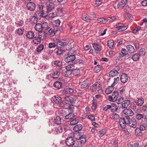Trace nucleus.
Instances as JSON below:
<instances>
[{
	"label": "nucleus",
	"instance_id": "338daca9",
	"mask_svg": "<svg viewBox=\"0 0 147 147\" xmlns=\"http://www.w3.org/2000/svg\"><path fill=\"white\" fill-rule=\"evenodd\" d=\"M56 44L55 43H49V48H52L56 47Z\"/></svg>",
	"mask_w": 147,
	"mask_h": 147
},
{
	"label": "nucleus",
	"instance_id": "72a5a7b5",
	"mask_svg": "<svg viewBox=\"0 0 147 147\" xmlns=\"http://www.w3.org/2000/svg\"><path fill=\"white\" fill-rule=\"evenodd\" d=\"M130 101L128 100H125L124 101V103H123L122 104V108H127L130 104Z\"/></svg>",
	"mask_w": 147,
	"mask_h": 147
},
{
	"label": "nucleus",
	"instance_id": "680f3d73",
	"mask_svg": "<svg viewBox=\"0 0 147 147\" xmlns=\"http://www.w3.org/2000/svg\"><path fill=\"white\" fill-rule=\"evenodd\" d=\"M127 28L126 27V26H124V25L121 28H120L117 29L116 30H117L118 32H121L125 30Z\"/></svg>",
	"mask_w": 147,
	"mask_h": 147
},
{
	"label": "nucleus",
	"instance_id": "8fccbe9b",
	"mask_svg": "<svg viewBox=\"0 0 147 147\" xmlns=\"http://www.w3.org/2000/svg\"><path fill=\"white\" fill-rule=\"evenodd\" d=\"M92 105L91 107L92 109L95 110L97 106V101L93 99L92 100Z\"/></svg>",
	"mask_w": 147,
	"mask_h": 147
},
{
	"label": "nucleus",
	"instance_id": "bb28decb",
	"mask_svg": "<svg viewBox=\"0 0 147 147\" xmlns=\"http://www.w3.org/2000/svg\"><path fill=\"white\" fill-rule=\"evenodd\" d=\"M92 46L95 51H100L101 50V47L99 44L96 43H93L92 44Z\"/></svg>",
	"mask_w": 147,
	"mask_h": 147
},
{
	"label": "nucleus",
	"instance_id": "9b49d317",
	"mask_svg": "<svg viewBox=\"0 0 147 147\" xmlns=\"http://www.w3.org/2000/svg\"><path fill=\"white\" fill-rule=\"evenodd\" d=\"M26 7L29 10L33 11L35 9L36 5L34 3L29 1L27 4Z\"/></svg>",
	"mask_w": 147,
	"mask_h": 147
},
{
	"label": "nucleus",
	"instance_id": "f03ea898",
	"mask_svg": "<svg viewBox=\"0 0 147 147\" xmlns=\"http://www.w3.org/2000/svg\"><path fill=\"white\" fill-rule=\"evenodd\" d=\"M129 117L125 116L123 117H121L119 119V124L121 127L122 129H125L126 125H128L129 119Z\"/></svg>",
	"mask_w": 147,
	"mask_h": 147
},
{
	"label": "nucleus",
	"instance_id": "ea45409f",
	"mask_svg": "<svg viewBox=\"0 0 147 147\" xmlns=\"http://www.w3.org/2000/svg\"><path fill=\"white\" fill-rule=\"evenodd\" d=\"M79 119L77 118H75L74 119H73L70 122V125H75L77 124L79 122Z\"/></svg>",
	"mask_w": 147,
	"mask_h": 147
},
{
	"label": "nucleus",
	"instance_id": "0e129e2a",
	"mask_svg": "<svg viewBox=\"0 0 147 147\" xmlns=\"http://www.w3.org/2000/svg\"><path fill=\"white\" fill-rule=\"evenodd\" d=\"M141 28V27L139 26L136 28L135 29L132 31V33L134 34L136 33L140 30Z\"/></svg>",
	"mask_w": 147,
	"mask_h": 147
},
{
	"label": "nucleus",
	"instance_id": "49530a36",
	"mask_svg": "<svg viewBox=\"0 0 147 147\" xmlns=\"http://www.w3.org/2000/svg\"><path fill=\"white\" fill-rule=\"evenodd\" d=\"M81 133H80L79 132L75 133L74 134V137L76 140H79L81 137Z\"/></svg>",
	"mask_w": 147,
	"mask_h": 147
},
{
	"label": "nucleus",
	"instance_id": "2eb2a0df",
	"mask_svg": "<svg viewBox=\"0 0 147 147\" xmlns=\"http://www.w3.org/2000/svg\"><path fill=\"white\" fill-rule=\"evenodd\" d=\"M120 80L121 82L123 83L127 82L129 80L127 74H123L121 77Z\"/></svg>",
	"mask_w": 147,
	"mask_h": 147
},
{
	"label": "nucleus",
	"instance_id": "4468645a",
	"mask_svg": "<svg viewBox=\"0 0 147 147\" xmlns=\"http://www.w3.org/2000/svg\"><path fill=\"white\" fill-rule=\"evenodd\" d=\"M91 83L90 81L87 79L82 82L80 87L82 89L86 88L87 86H90Z\"/></svg>",
	"mask_w": 147,
	"mask_h": 147
},
{
	"label": "nucleus",
	"instance_id": "bf43d9fd",
	"mask_svg": "<svg viewBox=\"0 0 147 147\" xmlns=\"http://www.w3.org/2000/svg\"><path fill=\"white\" fill-rule=\"evenodd\" d=\"M82 19L84 21L86 22H90V19L87 16L85 15H84L82 16Z\"/></svg>",
	"mask_w": 147,
	"mask_h": 147
},
{
	"label": "nucleus",
	"instance_id": "f8f14e48",
	"mask_svg": "<svg viewBox=\"0 0 147 147\" xmlns=\"http://www.w3.org/2000/svg\"><path fill=\"white\" fill-rule=\"evenodd\" d=\"M127 56L128 58H129L128 55V52L125 48L122 49L121 51V53H120L119 55V58H122L124 56Z\"/></svg>",
	"mask_w": 147,
	"mask_h": 147
},
{
	"label": "nucleus",
	"instance_id": "5701e85b",
	"mask_svg": "<svg viewBox=\"0 0 147 147\" xmlns=\"http://www.w3.org/2000/svg\"><path fill=\"white\" fill-rule=\"evenodd\" d=\"M138 100L135 101V102L136 104L139 106H142L144 103V99L141 98H138Z\"/></svg>",
	"mask_w": 147,
	"mask_h": 147
},
{
	"label": "nucleus",
	"instance_id": "c03bdc74",
	"mask_svg": "<svg viewBox=\"0 0 147 147\" xmlns=\"http://www.w3.org/2000/svg\"><path fill=\"white\" fill-rule=\"evenodd\" d=\"M119 80V78L118 77L114 78V81L113 83L110 87H112L115 86L118 82Z\"/></svg>",
	"mask_w": 147,
	"mask_h": 147
},
{
	"label": "nucleus",
	"instance_id": "f3484780",
	"mask_svg": "<svg viewBox=\"0 0 147 147\" xmlns=\"http://www.w3.org/2000/svg\"><path fill=\"white\" fill-rule=\"evenodd\" d=\"M127 1V0H122L119 4L118 3L117 4V8H123L126 5Z\"/></svg>",
	"mask_w": 147,
	"mask_h": 147
},
{
	"label": "nucleus",
	"instance_id": "a878e982",
	"mask_svg": "<svg viewBox=\"0 0 147 147\" xmlns=\"http://www.w3.org/2000/svg\"><path fill=\"white\" fill-rule=\"evenodd\" d=\"M75 116L74 114L72 113H70L65 116L64 119L66 120L71 119Z\"/></svg>",
	"mask_w": 147,
	"mask_h": 147
},
{
	"label": "nucleus",
	"instance_id": "4d7b16f0",
	"mask_svg": "<svg viewBox=\"0 0 147 147\" xmlns=\"http://www.w3.org/2000/svg\"><path fill=\"white\" fill-rule=\"evenodd\" d=\"M41 25V27L42 28V30L43 29H47V28L49 27V26H48V24L47 22H44L43 23L42 22Z\"/></svg>",
	"mask_w": 147,
	"mask_h": 147
},
{
	"label": "nucleus",
	"instance_id": "b1692460",
	"mask_svg": "<svg viewBox=\"0 0 147 147\" xmlns=\"http://www.w3.org/2000/svg\"><path fill=\"white\" fill-rule=\"evenodd\" d=\"M127 49L130 53H133L134 52L135 49L134 47L131 45H129L126 46Z\"/></svg>",
	"mask_w": 147,
	"mask_h": 147
},
{
	"label": "nucleus",
	"instance_id": "a18cd8bd",
	"mask_svg": "<svg viewBox=\"0 0 147 147\" xmlns=\"http://www.w3.org/2000/svg\"><path fill=\"white\" fill-rule=\"evenodd\" d=\"M80 71L79 69H73L72 71V74L74 76H76L80 74Z\"/></svg>",
	"mask_w": 147,
	"mask_h": 147
},
{
	"label": "nucleus",
	"instance_id": "1a4fd4ad",
	"mask_svg": "<svg viewBox=\"0 0 147 147\" xmlns=\"http://www.w3.org/2000/svg\"><path fill=\"white\" fill-rule=\"evenodd\" d=\"M52 99L56 104L60 105L63 104V102L61 101V97L57 95L53 96L52 97Z\"/></svg>",
	"mask_w": 147,
	"mask_h": 147
},
{
	"label": "nucleus",
	"instance_id": "ddd939ff",
	"mask_svg": "<svg viewBox=\"0 0 147 147\" xmlns=\"http://www.w3.org/2000/svg\"><path fill=\"white\" fill-rule=\"evenodd\" d=\"M124 114L127 115L126 116H131L133 115L134 113L133 111L130 109L125 108L123 111Z\"/></svg>",
	"mask_w": 147,
	"mask_h": 147
},
{
	"label": "nucleus",
	"instance_id": "774afa93",
	"mask_svg": "<svg viewBox=\"0 0 147 147\" xmlns=\"http://www.w3.org/2000/svg\"><path fill=\"white\" fill-rule=\"evenodd\" d=\"M109 87L107 88L105 91V92L107 94H109L111 93L112 91L113 90L112 89V88L111 89H110L111 87Z\"/></svg>",
	"mask_w": 147,
	"mask_h": 147
},
{
	"label": "nucleus",
	"instance_id": "39448f33",
	"mask_svg": "<svg viewBox=\"0 0 147 147\" xmlns=\"http://www.w3.org/2000/svg\"><path fill=\"white\" fill-rule=\"evenodd\" d=\"M73 67H74V65L73 64L69 65L66 66V70L64 72V74L65 75L68 76L72 74V71L74 69L73 68Z\"/></svg>",
	"mask_w": 147,
	"mask_h": 147
},
{
	"label": "nucleus",
	"instance_id": "f257e3e1",
	"mask_svg": "<svg viewBox=\"0 0 147 147\" xmlns=\"http://www.w3.org/2000/svg\"><path fill=\"white\" fill-rule=\"evenodd\" d=\"M65 143L68 146L77 147L79 145L78 142L77 140H75L72 137L67 138L65 140Z\"/></svg>",
	"mask_w": 147,
	"mask_h": 147
},
{
	"label": "nucleus",
	"instance_id": "09e8293b",
	"mask_svg": "<svg viewBox=\"0 0 147 147\" xmlns=\"http://www.w3.org/2000/svg\"><path fill=\"white\" fill-rule=\"evenodd\" d=\"M65 51L64 50L61 49L60 48L58 49L56 53L57 54L59 55H63L65 52Z\"/></svg>",
	"mask_w": 147,
	"mask_h": 147
},
{
	"label": "nucleus",
	"instance_id": "052dcab7",
	"mask_svg": "<svg viewBox=\"0 0 147 147\" xmlns=\"http://www.w3.org/2000/svg\"><path fill=\"white\" fill-rule=\"evenodd\" d=\"M15 23L17 25V26H23L24 24V21L22 20H21L18 22V23Z\"/></svg>",
	"mask_w": 147,
	"mask_h": 147
},
{
	"label": "nucleus",
	"instance_id": "7ed1b4c3",
	"mask_svg": "<svg viewBox=\"0 0 147 147\" xmlns=\"http://www.w3.org/2000/svg\"><path fill=\"white\" fill-rule=\"evenodd\" d=\"M54 41L56 42V45L58 47H60V46L64 47L66 46L68 44L67 42L66 39H62L61 40L56 38H54Z\"/></svg>",
	"mask_w": 147,
	"mask_h": 147
},
{
	"label": "nucleus",
	"instance_id": "412c9836",
	"mask_svg": "<svg viewBox=\"0 0 147 147\" xmlns=\"http://www.w3.org/2000/svg\"><path fill=\"white\" fill-rule=\"evenodd\" d=\"M53 85L55 88L58 89H60L62 87V83L61 82L57 81L54 83Z\"/></svg>",
	"mask_w": 147,
	"mask_h": 147
},
{
	"label": "nucleus",
	"instance_id": "6e6d98bb",
	"mask_svg": "<svg viewBox=\"0 0 147 147\" xmlns=\"http://www.w3.org/2000/svg\"><path fill=\"white\" fill-rule=\"evenodd\" d=\"M67 54L75 55L76 54V52L75 50L71 49L69 50Z\"/></svg>",
	"mask_w": 147,
	"mask_h": 147
},
{
	"label": "nucleus",
	"instance_id": "9d476101",
	"mask_svg": "<svg viewBox=\"0 0 147 147\" xmlns=\"http://www.w3.org/2000/svg\"><path fill=\"white\" fill-rule=\"evenodd\" d=\"M75 59V55L67 54V57L65 59L64 61L66 63H69L71 61H73Z\"/></svg>",
	"mask_w": 147,
	"mask_h": 147
},
{
	"label": "nucleus",
	"instance_id": "cd10ccee",
	"mask_svg": "<svg viewBox=\"0 0 147 147\" xmlns=\"http://www.w3.org/2000/svg\"><path fill=\"white\" fill-rule=\"evenodd\" d=\"M54 122L57 125H59L61 124V118L59 116H56L54 119Z\"/></svg>",
	"mask_w": 147,
	"mask_h": 147
},
{
	"label": "nucleus",
	"instance_id": "20e7f679",
	"mask_svg": "<svg viewBox=\"0 0 147 147\" xmlns=\"http://www.w3.org/2000/svg\"><path fill=\"white\" fill-rule=\"evenodd\" d=\"M119 93L117 91H114L112 96H109L108 100L111 101L115 102L116 99L118 98Z\"/></svg>",
	"mask_w": 147,
	"mask_h": 147
},
{
	"label": "nucleus",
	"instance_id": "de8ad7c7",
	"mask_svg": "<svg viewBox=\"0 0 147 147\" xmlns=\"http://www.w3.org/2000/svg\"><path fill=\"white\" fill-rule=\"evenodd\" d=\"M30 21L32 24H35L38 21V18L33 16L31 19H30Z\"/></svg>",
	"mask_w": 147,
	"mask_h": 147
},
{
	"label": "nucleus",
	"instance_id": "dca6fc26",
	"mask_svg": "<svg viewBox=\"0 0 147 147\" xmlns=\"http://www.w3.org/2000/svg\"><path fill=\"white\" fill-rule=\"evenodd\" d=\"M47 12L51 11L55 7V4L53 2H50L48 4L47 6Z\"/></svg>",
	"mask_w": 147,
	"mask_h": 147
},
{
	"label": "nucleus",
	"instance_id": "864d4df0",
	"mask_svg": "<svg viewBox=\"0 0 147 147\" xmlns=\"http://www.w3.org/2000/svg\"><path fill=\"white\" fill-rule=\"evenodd\" d=\"M115 101L118 104L122 103L123 101V98L121 96L119 97L118 98L116 99Z\"/></svg>",
	"mask_w": 147,
	"mask_h": 147
},
{
	"label": "nucleus",
	"instance_id": "2f4dec72",
	"mask_svg": "<svg viewBox=\"0 0 147 147\" xmlns=\"http://www.w3.org/2000/svg\"><path fill=\"white\" fill-rule=\"evenodd\" d=\"M65 91L67 94H71L74 92V89L71 88H68L65 90Z\"/></svg>",
	"mask_w": 147,
	"mask_h": 147
},
{
	"label": "nucleus",
	"instance_id": "7c9ffc66",
	"mask_svg": "<svg viewBox=\"0 0 147 147\" xmlns=\"http://www.w3.org/2000/svg\"><path fill=\"white\" fill-rule=\"evenodd\" d=\"M41 27V24L40 23H36L34 27L35 30L38 32H41L42 30V28Z\"/></svg>",
	"mask_w": 147,
	"mask_h": 147
},
{
	"label": "nucleus",
	"instance_id": "58836bf2",
	"mask_svg": "<svg viewBox=\"0 0 147 147\" xmlns=\"http://www.w3.org/2000/svg\"><path fill=\"white\" fill-rule=\"evenodd\" d=\"M61 22L59 19L55 20L53 23V25L55 27H58L60 24Z\"/></svg>",
	"mask_w": 147,
	"mask_h": 147
},
{
	"label": "nucleus",
	"instance_id": "e2e57ef3",
	"mask_svg": "<svg viewBox=\"0 0 147 147\" xmlns=\"http://www.w3.org/2000/svg\"><path fill=\"white\" fill-rule=\"evenodd\" d=\"M82 138H80V139H79V140H80V143L81 145H84L85 144L86 141V138H85L84 137H83Z\"/></svg>",
	"mask_w": 147,
	"mask_h": 147
},
{
	"label": "nucleus",
	"instance_id": "4c0bfd02",
	"mask_svg": "<svg viewBox=\"0 0 147 147\" xmlns=\"http://www.w3.org/2000/svg\"><path fill=\"white\" fill-rule=\"evenodd\" d=\"M140 56L138 53H135L132 56V59L134 61H137L140 59Z\"/></svg>",
	"mask_w": 147,
	"mask_h": 147
},
{
	"label": "nucleus",
	"instance_id": "4be33fe9",
	"mask_svg": "<svg viewBox=\"0 0 147 147\" xmlns=\"http://www.w3.org/2000/svg\"><path fill=\"white\" fill-rule=\"evenodd\" d=\"M83 128L82 125L81 124L76 125L73 128L75 132H79Z\"/></svg>",
	"mask_w": 147,
	"mask_h": 147
},
{
	"label": "nucleus",
	"instance_id": "423d86ee",
	"mask_svg": "<svg viewBox=\"0 0 147 147\" xmlns=\"http://www.w3.org/2000/svg\"><path fill=\"white\" fill-rule=\"evenodd\" d=\"M64 99L65 101L73 104L75 103L77 98L75 96L71 97L70 96H67L65 97Z\"/></svg>",
	"mask_w": 147,
	"mask_h": 147
},
{
	"label": "nucleus",
	"instance_id": "3c124183",
	"mask_svg": "<svg viewBox=\"0 0 147 147\" xmlns=\"http://www.w3.org/2000/svg\"><path fill=\"white\" fill-rule=\"evenodd\" d=\"M107 130L105 129H103L99 131V137H102L103 135L105 134Z\"/></svg>",
	"mask_w": 147,
	"mask_h": 147
},
{
	"label": "nucleus",
	"instance_id": "37998d69",
	"mask_svg": "<svg viewBox=\"0 0 147 147\" xmlns=\"http://www.w3.org/2000/svg\"><path fill=\"white\" fill-rule=\"evenodd\" d=\"M142 131H140V128H136L135 130V133L136 135L137 136H139L142 135V133L141 132Z\"/></svg>",
	"mask_w": 147,
	"mask_h": 147
},
{
	"label": "nucleus",
	"instance_id": "393cba45",
	"mask_svg": "<svg viewBox=\"0 0 147 147\" xmlns=\"http://www.w3.org/2000/svg\"><path fill=\"white\" fill-rule=\"evenodd\" d=\"M26 36L29 39H32L34 36V32L32 31H28L27 32Z\"/></svg>",
	"mask_w": 147,
	"mask_h": 147
},
{
	"label": "nucleus",
	"instance_id": "a19ab883",
	"mask_svg": "<svg viewBox=\"0 0 147 147\" xmlns=\"http://www.w3.org/2000/svg\"><path fill=\"white\" fill-rule=\"evenodd\" d=\"M146 50L144 48H141L139 50V53L138 54L140 56H143L145 55Z\"/></svg>",
	"mask_w": 147,
	"mask_h": 147
},
{
	"label": "nucleus",
	"instance_id": "69168bd1",
	"mask_svg": "<svg viewBox=\"0 0 147 147\" xmlns=\"http://www.w3.org/2000/svg\"><path fill=\"white\" fill-rule=\"evenodd\" d=\"M112 117L114 119H117L119 118V116L116 113H113L112 115Z\"/></svg>",
	"mask_w": 147,
	"mask_h": 147
},
{
	"label": "nucleus",
	"instance_id": "5fc2aeb1",
	"mask_svg": "<svg viewBox=\"0 0 147 147\" xmlns=\"http://www.w3.org/2000/svg\"><path fill=\"white\" fill-rule=\"evenodd\" d=\"M44 45L43 44L40 45L37 48V51L38 53L41 52L44 49Z\"/></svg>",
	"mask_w": 147,
	"mask_h": 147
},
{
	"label": "nucleus",
	"instance_id": "79ce46f5",
	"mask_svg": "<svg viewBox=\"0 0 147 147\" xmlns=\"http://www.w3.org/2000/svg\"><path fill=\"white\" fill-rule=\"evenodd\" d=\"M54 64L57 66L61 67L62 65V62L59 60L55 61L54 62Z\"/></svg>",
	"mask_w": 147,
	"mask_h": 147
},
{
	"label": "nucleus",
	"instance_id": "f704fd0d",
	"mask_svg": "<svg viewBox=\"0 0 147 147\" xmlns=\"http://www.w3.org/2000/svg\"><path fill=\"white\" fill-rule=\"evenodd\" d=\"M118 72L115 71L114 70L111 71L109 73V76L110 77H113L118 75Z\"/></svg>",
	"mask_w": 147,
	"mask_h": 147
},
{
	"label": "nucleus",
	"instance_id": "c9c22d12",
	"mask_svg": "<svg viewBox=\"0 0 147 147\" xmlns=\"http://www.w3.org/2000/svg\"><path fill=\"white\" fill-rule=\"evenodd\" d=\"M108 46L110 48L113 49L114 45V41L113 40H109L107 41Z\"/></svg>",
	"mask_w": 147,
	"mask_h": 147
},
{
	"label": "nucleus",
	"instance_id": "603ef678",
	"mask_svg": "<svg viewBox=\"0 0 147 147\" xmlns=\"http://www.w3.org/2000/svg\"><path fill=\"white\" fill-rule=\"evenodd\" d=\"M144 117V114H137L136 116V118L138 120H140L143 118Z\"/></svg>",
	"mask_w": 147,
	"mask_h": 147
},
{
	"label": "nucleus",
	"instance_id": "13d9d810",
	"mask_svg": "<svg viewBox=\"0 0 147 147\" xmlns=\"http://www.w3.org/2000/svg\"><path fill=\"white\" fill-rule=\"evenodd\" d=\"M24 29L22 28H19L16 30V32L18 34L22 35L23 34Z\"/></svg>",
	"mask_w": 147,
	"mask_h": 147
},
{
	"label": "nucleus",
	"instance_id": "c85d7f7f",
	"mask_svg": "<svg viewBox=\"0 0 147 147\" xmlns=\"http://www.w3.org/2000/svg\"><path fill=\"white\" fill-rule=\"evenodd\" d=\"M51 74L52 76L51 78L53 79H55L58 78L59 77L60 73L58 71L55 70V71H54L53 73Z\"/></svg>",
	"mask_w": 147,
	"mask_h": 147
},
{
	"label": "nucleus",
	"instance_id": "473e14b6",
	"mask_svg": "<svg viewBox=\"0 0 147 147\" xmlns=\"http://www.w3.org/2000/svg\"><path fill=\"white\" fill-rule=\"evenodd\" d=\"M140 131L146 130L147 129V123H142L140 127Z\"/></svg>",
	"mask_w": 147,
	"mask_h": 147
},
{
	"label": "nucleus",
	"instance_id": "a211bd4d",
	"mask_svg": "<svg viewBox=\"0 0 147 147\" xmlns=\"http://www.w3.org/2000/svg\"><path fill=\"white\" fill-rule=\"evenodd\" d=\"M41 37L34 36L32 41L36 44H38L40 43L41 42Z\"/></svg>",
	"mask_w": 147,
	"mask_h": 147
},
{
	"label": "nucleus",
	"instance_id": "e433bc0d",
	"mask_svg": "<svg viewBox=\"0 0 147 147\" xmlns=\"http://www.w3.org/2000/svg\"><path fill=\"white\" fill-rule=\"evenodd\" d=\"M101 67L102 66L100 65H97L95 67L94 69V71L96 73L99 72L101 70Z\"/></svg>",
	"mask_w": 147,
	"mask_h": 147
},
{
	"label": "nucleus",
	"instance_id": "6e6552de",
	"mask_svg": "<svg viewBox=\"0 0 147 147\" xmlns=\"http://www.w3.org/2000/svg\"><path fill=\"white\" fill-rule=\"evenodd\" d=\"M55 30L54 27L50 28V27H49L45 29L44 31L45 33L47 34H49V35L52 36H54L55 34Z\"/></svg>",
	"mask_w": 147,
	"mask_h": 147
},
{
	"label": "nucleus",
	"instance_id": "c756f323",
	"mask_svg": "<svg viewBox=\"0 0 147 147\" xmlns=\"http://www.w3.org/2000/svg\"><path fill=\"white\" fill-rule=\"evenodd\" d=\"M109 20L108 19H105L103 18H99L97 19V22L102 24L105 23L107 22Z\"/></svg>",
	"mask_w": 147,
	"mask_h": 147
},
{
	"label": "nucleus",
	"instance_id": "0eeeda50",
	"mask_svg": "<svg viewBox=\"0 0 147 147\" xmlns=\"http://www.w3.org/2000/svg\"><path fill=\"white\" fill-rule=\"evenodd\" d=\"M129 122L128 123L129 125L131 127L133 128H135L137 126V121L136 119L132 118L131 119L130 118L129 119Z\"/></svg>",
	"mask_w": 147,
	"mask_h": 147
},
{
	"label": "nucleus",
	"instance_id": "aec40b11",
	"mask_svg": "<svg viewBox=\"0 0 147 147\" xmlns=\"http://www.w3.org/2000/svg\"><path fill=\"white\" fill-rule=\"evenodd\" d=\"M65 129V126L63 125L59 126L57 127H56L55 130L57 133H61L62 132L63 128Z\"/></svg>",
	"mask_w": 147,
	"mask_h": 147
},
{
	"label": "nucleus",
	"instance_id": "6ab92c4d",
	"mask_svg": "<svg viewBox=\"0 0 147 147\" xmlns=\"http://www.w3.org/2000/svg\"><path fill=\"white\" fill-rule=\"evenodd\" d=\"M111 106L110 109H111V112L114 113L115 112H117L118 109V107H117L115 104L114 103L111 104L110 105Z\"/></svg>",
	"mask_w": 147,
	"mask_h": 147
}]
</instances>
